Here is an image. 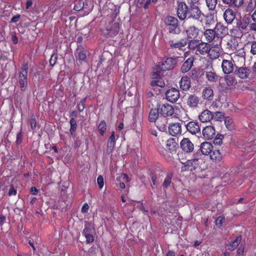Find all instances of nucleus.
<instances>
[{"label": "nucleus", "instance_id": "obj_39", "mask_svg": "<svg viewBox=\"0 0 256 256\" xmlns=\"http://www.w3.org/2000/svg\"><path fill=\"white\" fill-rule=\"evenodd\" d=\"M206 2L208 10L213 11L216 9L218 0H206Z\"/></svg>", "mask_w": 256, "mask_h": 256}, {"label": "nucleus", "instance_id": "obj_15", "mask_svg": "<svg viewBox=\"0 0 256 256\" xmlns=\"http://www.w3.org/2000/svg\"><path fill=\"white\" fill-rule=\"evenodd\" d=\"M223 17L227 24H232L236 18V12L232 9L228 8L224 11Z\"/></svg>", "mask_w": 256, "mask_h": 256}, {"label": "nucleus", "instance_id": "obj_13", "mask_svg": "<svg viewBox=\"0 0 256 256\" xmlns=\"http://www.w3.org/2000/svg\"><path fill=\"white\" fill-rule=\"evenodd\" d=\"M180 148L186 152H192L194 149V145L189 138H184L180 143Z\"/></svg>", "mask_w": 256, "mask_h": 256}, {"label": "nucleus", "instance_id": "obj_31", "mask_svg": "<svg viewBox=\"0 0 256 256\" xmlns=\"http://www.w3.org/2000/svg\"><path fill=\"white\" fill-rule=\"evenodd\" d=\"M77 54V60L79 61L82 62L86 60L87 55L88 54V52L84 48L80 47L78 48Z\"/></svg>", "mask_w": 256, "mask_h": 256}, {"label": "nucleus", "instance_id": "obj_12", "mask_svg": "<svg viewBox=\"0 0 256 256\" xmlns=\"http://www.w3.org/2000/svg\"><path fill=\"white\" fill-rule=\"evenodd\" d=\"M214 30L216 36H218L220 38V43L222 42V38L228 34L227 27L220 23L216 24Z\"/></svg>", "mask_w": 256, "mask_h": 256}, {"label": "nucleus", "instance_id": "obj_32", "mask_svg": "<svg viewBox=\"0 0 256 256\" xmlns=\"http://www.w3.org/2000/svg\"><path fill=\"white\" fill-rule=\"evenodd\" d=\"M236 28L238 29L240 32L238 34V37H242L243 35V32H242V30H244L246 28L247 26L242 22L241 18H236Z\"/></svg>", "mask_w": 256, "mask_h": 256}, {"label": "nucleus", "instance_id": "obj_36", "mask_svg": "<svg viewBox=\"0 0 256 256\" xmlns=\"http://www.w3.org/2000/svg\"><path fill=\"white\" fill-rule=\"evenodd\" d=\"M213 95V90L210 87L206 88L202 91V96L204 99L211 100Z\"/></svg>", "mask_w": 256, "mask_h": 256}, {"label": "nucleus", "instance_id": "obj_42", "mask_svg": "<svg viewBox=\"0 0 256 256\" xmlns=\"http://www.w3.org/2000/svg\"><path fill=\"white\" fill-rule=\"evenodd\" d=\"M172 174H169L166 177L162 184V187L164 189H166L170 186L172 182Z\"/></svg>", "mask_w": 256, "mask_h": 256}, {"label": "nucleus", "instance_id": "obj_17", "mask_svg": "<svg viewBox=\"0 0 256 256\" xmlns=\"http://www.w3.org/2000/svg\"><path fill=\"white\" fill-rule=\"evenodd\" d=\"M200 30L194 25L189 26L186 30V32L187 36L190 39H194L196 38L199 34Z\"/></svg>", "mask_w": 256, "mask_h": 256}, {"label": "nucleus", "instance_id": "obj_54", "mask_svg": "<svg viewBox=\"0 0 256 256\" xmlns=\"http://www.w3.org/2000/svg\"><path fill=\"white\" fill-rule=\"evenodd\" d=\"M166 146L170 150L172 148L175 146V143L174 139L168 140L166 141Z\"/></svg>", "mask_w": 256, "mask_h": 256}, {"label": "nucleus", "instance_id": "obj_44", "mask_svg": "<svg viewBox=\"0 0 256 256\" xmlns=\"http://www.w3.org/2000/svg\"><path fill=\"white\" fill-rule=\"evenodd\" d=\"M106 130V124L104 120L100 122L98 126V130L101 136H104Z\"/></svg>", "mask_w": 256, "mask_h": 256}, {"label": "nucleus", "instance_id": "obj_61", "mask_svg": "<svg viewBox=\"0 0 256 256\" xmlns=\"http://www.w3.org/2000/svg\"><path fill=\"white\" fill-rule=\"evenodd\" d=\"M22 136L20 132H18L16 135V142L18 144H19L22 142Z\"/></svg>", "mask_w": 256, "mask_h": 256}, {"label": "nucleus", "instance_id": "obj_53", "mask_svg": "<svg viewBox=\"0 0 256 256\" xmlns=\"http://www.w3.org/2000/svg\"><path fill=\"white\" fill-rule=\"evenodd\" d=\"M86 102V98L82 100L80 103L78 104L77 107L80 112H82L84 109V103Z\"/></svg>", "mask_w": 256, "mask_h": 256}, {"label": "nucleus", "instance_id": "obj_8", "mask_svg": "<svg viewBox=\"0 0 256 256\" xmlns=\"http://www.w3.org/2000/svg\"><path fill=\"white\" fill-rule=\"evenodd\" d=\"M158 110L162 116L166 118L172 116L174 113V108L168 104L160 105Z\"/></svg>", "mask_w": 256, "mask_h": 256}, {"label": "nucleus", "instance_id": "obj_4", "mask_svg": "<svg viewBox=\"0 0 256 256\" xmlns=\"http://www.w3.org/2000/svg\"><path fill=\"white\" fill-rule=\"evenodd\" d=\"M178 62V58H166L159 62L158 68L164 71L172 70L176 66Z\"/></svg>", "mask_w": 256, "mask_h": 256}, {"label": "nucleus", "instance_id": "obj_37", "mask_svg": "<svg viewBox=\"0 0 256 256\" xmlns=\"http://www.w3.org/2000/svg\"><path fill=\"white\" fill-rule=\"evenodd\" d=\"M212 152L210 158L212 160L220 162L222 159V154L219 150H214Z\"/></svg>", "mask_w": 256, "mask_h": 256}, {"label": "nucleus", "instance_id": "obj_48", "mask_svg": "<svg viewBox=\"0 0 256 256\" xmlns=\"http://www.w3.org/2000/svg\"><path fill=\"white\" fill-rule=\"evenodd\" d=\"M212 118L216 121H221L224 117V114L222 112H216L213 114Z\"/></svg>", "mask_w": 256, "mask_h": 256}, {"label": "nucleus", "instance_id": "obj_58", "mask_svg": "<svg viewBox=\"0 0 256 256\" xmlns=\"http://www.w3.org/2000/svg\"><path fill=\"white\" fill-rule=\"evenodd\" d=\"M244 252V247L240 246L237 250V253L238 256H242Z\"/></svg>", "mask_w": 256, "mask_h": 256}, {"label": "nucleus", "instance_id": "obj_40", "mask_svg": "<svg viewBox=\"0 0 256 256\" xmlns=\"http://www.w3.org/2000/svg\"><path fill=\"white\" fill-rule=\"evenodd\" d=\"M151 86H158L160 88H162L164 86L165 84L162 78H158L152 80L151 82Z\"/></svg>", "mask_w": 256, "mask_h": 256}, {"label": "nucleus", "instance_id": "obj_14", "mask_svg": "<svg viewBox=\"0 0 256 256\" xmlns=\"http://www.w3.org/2000/svg\"><path fill=\"white\" fill-rule=\"evenodd\" d=\"M168 132L172 136H176L182 133V126L180 122L170 124L168 126Z\"/></svg>", "mask_w": 256, "mask_h": 256}, {"label": "nucleus", "instance_id": "obj_20", "mask_svg": "<svg viewBox=\"0 0 256 256\" xmlns=\"http://www.w3.org/2000/svg\"><path fill=\"white\" fill-rule=\"evenodd\" d=\"M180 88L182 90H188L191 86L190 78L184 76L181 78L179 82Z\"/></svg>", "mask_w": 256, "mask_h": 256}, {"label": "nucleus", "instance_id": "obj_45", "mask_svg": "<svg viewBox=\"0 0 256 256\" xmlns=\"http://www.w3.org/2000/svg\"><path fill=\"white\" fill-rule=\"evenodd\" d=\"M162 70H161L160 69L158 68V64L156 65V68L154 69V71L152 73V78L153 79H157L158 78H160V72Z\"/></svg>", "mask_w": 256, "mask_h": 256}, {"label": "nucleus", "instance_id": "obj_57", "mask_svg": "<svg viewBox=\"0 0 256 256\" xmlns=\"http://www.w3.org/2000/svg\"><path fill=\"white\" fill-rule=\"evenodd\" d=\"M250 52L253 54H256V42L252 43Z\"/></svg>", "mask_w": 256, "mask_h": 256}, {"label": "nucleus", "instance_id": "obj_9", "mask_svg": "<svg viewBox=\"0 0 256 256\" xmlns=\"http://www.w3.org/2000/svg\"><path fill=\"white\" fill-rule=\"evenodd\" d=\"M235 64L232 59L223 60L222 63V68L223 72L225 74H230L233 72Z\"/></svg>", "mask_w": 256, "mask_h": 256}, {"label": "nucleus", "instance_id": "obj_18", "mask_svg": "<svg viewBox=\"0 0 256 256\" xmlns=\"http://www.w3.org/2000/svg\"><path fill=\"white\" fill-rule=\"evenodd\" d=\"M216 134V130L212 126H209L204 128L202 130V135L206 140H210L214 138Z\"/></svg>", "mask_w": 256, "mask_h": 256}, {"label": "nucleus", "instance_id": "obj_23", "mask_svg": "<svg viewBox=\"0 0 256 256\" xmlns=\"http://www.w3.org/2000/svg\"><path fill=\"white\" fill-rule=\"evenodd\" d=\"M200 150L203 155L208 156L212 153L213 146L209 142H204L201 144Z\"/></svg>", "mask_w": 256, "mask_h": 256}, {"label": "nucleus", "instance_id": "obj_19", "mask_svg": "<svg viewBox=\"0 0 256 256\" xmlns=\"http://www.w3.org/2000/svg\"><path fill=\"white\" fill-rule=\"evenodd\" d=\"M168 120L165 116H160L155 122L158 128L161 132H165L167 129Z\"/></svg>", "mask_w": 256, "mask_h": 256}, {"label": "nucleus", "instance_id": "obj_43", "mask_svg": "<svg viewBox=\"0 0 256 256\" xmlns=\"http://www.w3.org/2000/svg\"><path fill=\"white\" fill-rule=\"evenodd\" d=\"M70 132L72 136H75V132L77 127L76 120L74 118H72L70 120Z\"/></svg>", "mask_w": 256, "mask_h": 256}, {"label": "nucleus", "instance_id": "obj_16", "mask_svg": "<svg viewBox=\"0 0 256 256\" xmlns=\"http://www.w3.org/2000/svg\"><path fill=\"white\" fill-rule=\"evenodd\" d=\"M187 130L192 134H196L200 132V128L198 122L191 121L186 125Z\"/></svg>", "mask_w": 256, "mask_h": 256}, {"label": "nucleus", "instance_id": "obj_50", "mask_svg": "<svg viewBox=\"0 0 256 256\" xmlns=\"http://www.w3.org/2000/svg\"><path fill=\"white\" fill-rule=\"evenodd\" d=\"M231 6L236 8L240 7L244 4V0H232Z\"/></svg>", "mask_w": 256, "mask_h": 256}, {"label": "nucleus", "instance_id": "obj_47", "mask_svg": "<svg viewBox=\"0 0 256 256\" xmlns=\"http://www.w3.org/2000/svg\"><path fill=\"white\" fill-rule=\"evenodd\" d=\"M224 123L228 129L232 130L234 128L233 120L232 118H225Z\"/></svg>", "mask_w": 256, "mask_h": 256}, {"label": "nucleus", "instance_id": "obj_28", "mask_svg": "<svg viewBox=\"0 0 256 256\" xmlns=\"http://www.w3.org/2000/svg\"><path fill=\"white\" fill-rule=\"evenodd\" d=\"M200 99L195 94H190L188 96L187 100V104L192 108H196L198 103Z\"/></svg>", "mask_w": 256, "mask_h": 256}, {"label": "nucleus", "instance_id": "obj_27", "mask_svg": "<svg viewBox=\"0 0 256 256\" xmlns=\"http://www.w3.org/2000/svg\"><path fill=\"white\" fill-rule=\"evenodd\" d=\"M115 144L116 137L114 135V132L113 131L108 142L106 152L108 154H110L112 152L115 146Z\"/></svg>", "mask_w": 256, "mask_h": 256}, {"label": "nucleus", "instance_id": "obj_41", "mask_svg": "<svg viewBox=\"0 0 256 256\" xmlns=\"http://www.w3.org/2000/svg\"><path fill=\"white\" fill-rule=\"evenodd\" d=\"M198 44L199 42L198 40L194 39L191 40L188 42V48L190 50H196L198 48Z\"/></svg>", "mask_w": 256, "mask_h": 256}, {"label": "nucleus", "instance_id": "obj_22", "mask_svg": "<svg viewBox=\"0 0 256 256\" xmlns=\"http://www.w3.org/2000/svg\"><path fill=\"white\" fill-rule=\"evenodd\" d=\"M250 70L246 67H240L235 71V74L241 78H246L248 77L250 74Z\"/></svg>", "mask_w": 256, "mask_h": 256}, {"label": "nucleus", "instance_id": "obj_55", "mask_svg": "<svg viewBox=\"0 0 256 256\" xmlns=\"http://www.w3.org/2000/svg\"><path fill=\"white\" fill-rule=\"evenodd\" d=\"M97 182L100 188H102L104 186V178L102 176H99L97 178Z\"/></svg>", "mask_w": 256, "mask_h": 256}, {"label": "nucleus", "instance_id": "obj_46", "mask_svg": "<svg viewBox=\"0 0 256 256\" xmlns=\"http://www.w3.org/2000/svg\"><path fill=\"white\" fill-rule=\"evenodd\" d=\"M256 7V0H250L246 7L247 12L252 11Z\"/></svg>", "mask_w": 256, "mask_h": 256}, {"label": "nucleus", "instance_id": "obj_34", "mask_svg": "<svg viewBox=\"0 0 256 256\" xmlns=\"http://www.w3.org/2000/svg\"><path fill=\"white\" fill-rule=\"evenodd\" d=\"M159 110L158 108L152 110L149 114L148 119L150 122H156L159 116Z\"/></svg>", "mask_w": 256, "mask_h": 256}, {"label": "nucleus", "instance_id": "obj_26", "mask_svg": "<svg viewBox=\"0 0 256 256\" xmlns=\"http://www.w3.org/2000/svg\"><path fill=\"white\" fill-rule=\"evenodd\" d=\"M188 44V40L186 39L182 38L178 41H172L170 44V47L172 48L182 50Z\"/></svg>", "mask_w": 256, "mask_h": 256}, {"label": "nucleus", "instance_id": "obj_11", "mask_svg": "<svg viewBox=\"0 0 256 256\" xmlns=\"http://www.w3.org/2000/svg\"><path fill=\"white\" fill-rule=\"evenodd\" d=\"M85 0H77L74 6V10L76 11L82 10L84 13L83 15H86L90 11V8H87L88 4L85 2Z\"/></svg>", "mask_w": 256, "mask_h": 256}, {"label": "nucleus", "instance_id": "obj_24", "mask_svg": "<svg viewBox=\"0 0 256 256\" xmlns=\"http://www.w3.org/2000/svg\"><path fill=\"white\" fill-rule=\"evenodd\" d=\"M214 117L212 113L208 110H204L199 116V120L202 122H210Z\"/></svg>", "mask_w": 256, "mask_h": 256}, {"label": "nucleus", "instance_id": "obj_7", "mask_svg": "<svg viewBox=\"0 0 256 256\" xmlns=\"http://www.w3.org/2000/svg\"><path fill=\"white\" fill-rule=\"evenodd\" d=\"M193 158L188 160L185 163V166L187 167V169L190 171L194 170L198 166L201 154L196 152Z\"/></svg>", "mask_w": 256, "mask_h": 256}, {"label": "nucleus", "instance_id": "obj_52", "mask_svg": "<svg viewBox=\"0 0 256 256\" xmlns=\"http://www.w3.org/2000/svg\"><path fill=\"white\" fill-rule=\"evenodd\" d=\"M58 59L57 55L56 54H53L50 58V66H53L56 62V60Z\"/></svg>", "mask_w": 256, "mask_h": 256}, {"label": "nucleus", "instance_id": "obj_60", "mask_svg": "<svg viewBox=\"0 0 256 256\" xmlns=\"http://www.w3.org/2000/svg\"><path fill=\"white\" fill-rule=\"evenodd\" d=\"M89 208V206L88 204L86 203L84 204L82 208V212L83 213H86L88 212Z\"/></svg>", "mask_w": 256, "mask_h": 256}, {"label": "nucleus", "instance_id": "obj_38", "mask_svg": "<svg viewBox=\"0 0 256 256\" xmlns=\"http://www.w3.org/2000/svg\"><path fill=\"white\" fill-rule=\"evenodd\" d=\"M82 234L85 236L87 243H92L94 242V236L89 233V230L88 228H84L82 231Z\"/></svg>", "mask_w": 256, "mask_h": 256}, {"label": "nucleus", "instance_id": "obj_25", "mask_svg": "<svg viewBox=\"0 0 256 256\" xmlns=\"http://www.w3.org/2000/svg\"><path fill=\"white\" fill-rule=\"evenodd\" d=\"M238 42L236 38H232L229 39L226 44V48L232 52H236L238 50Z\"/></svg>", "mask_w": 256, "mask_h": 256}, {"label": "nucleus", "instance_id": "obj_30", "mask_svg": "<svg viewBox=\"0 0 256 256\" xmlns=\"http://www.w3.org/2000/svg\"><path fill=\"white\" fill-rule=\"evenodd\" d=\"M194 58H189L186 60L183 64L181 68V71L183 73L188 72L193 66Z\"/></svg>", "mask_w": 256, "mask_h": 256}, {"label": "nucleus", "instance_id": "obj_6", "mask_svg": "<svg viewBox=\"0 0 256 256\" xmlns=\"http://www.w3.org/2000/svg\"><path fill=\"white\" fill-rule=\"evenodd\" d=\"M204 36L208 42H214V44L216 46L220 44V38L218 36H216L214 30H206L204 33Z\"/></svg>", "mask_w": 256, "mask_h": 256}, {"label": "nucleus", "instance_id": "obj_10", "mask_svg": "<svg viewBox=\"0 0 256 256\" xmlns=\"http://www.w3.org/2000/svg\"><path fill=\"white\" fill-rule=\"evenodd\" d=\"M180 96L179 90L175 88H172L168 90L166 92V98L172 102H176Z\"/></svg>", "mask_w": 256, "mask_h": 256}, {"label": "nucleus", "instance_id": "obj_59", "mask_svg": "<svg viewBox=\"0 0 256 256\" xmlns=\"http://www.w3.org/2000/svg\"><path fill=\"white\" fill-rule=\"evenodd\" d=\"M30 124L31 128L34 130L36 127V120L35 118H31L30 120Z\"/></svg>", "mask_w": 256, "mask_h": 256}, {"label": "nucleus", "instance_id": "obj_51", "mask_svg": "<svg viewBox=\"0 0 256 256\" xmlns=\"http://www.w3.org/2000/svg\"><path fill=\"white\" fill-rule=\"evenodd\" d=\"M242 22L244 23L245 25L248 27V26L250 25V15L246 14L245 15L242 19Z\"/></svg>", "mask_w": 256, "mask_h": 256}, {"label": "nucleus", "instance_id": "obj_49", "mask_svg": "<svg viewBox=\"0 0 256 256\" xmlns=\"http://www.w3.org/2000/svg\"><path fill=\"white\" fill-rule=\"evenodd\" d=\"M224 138V136L222 134H217L214 140V144L216 145H220L222 144V140Z\"/></svg>", "mask_w": 256, "mask_h": 256}, {"label": "nucleus", "instance_id": "obj_64", "mask_svg": "<svg viewBox=\"0 0 256 256\" xmlns=\"http://www.w3.org/2000/svg\"><path fill=\"white\" fill-rule=\"evenodd\" d=\"M249 28L250 30L256 32V22L250 24L249 25Z\"/></svg>", "mask_w": 256, "mask_h": 256}, {"label": "nucleus", "instance_id": "obj_35", "mask_svg": "<svg viewBox=\"0 0 256 256\" xmlns=\"http://www.w3.org/2000/svg\"><path fill=\"white\" fill-rule=\"evenodd\" d=\"M242 240V236H238L234 240L230 242L228 246V250H234Z\"/></svg>", "mask_w": 256, "mask_h": 256}, {"label": "nucleus", "instance_id": "obj_56", "mask_svg": "<svg viewBox=\"0 0 256 256\" xmlns=\"http://www.w3.org/2000/svg\"><path fill=\"white\" fill-rule=\"evenodd\" d=\"M224 218L222 216H219L217 218V219L216 220V224L218 227H220L223 223L224 222Z\"/></svg>", "mask_w": 256, "mask_h": 256}, {"label": "nucleus", "instance_id": "obj_63", "mask_svg": "<svg viewBox=\"0 0 256 256\" xmlns=\"http://www.w3.org/2000/svg\"><path fill=\"white\" fill-rule=\"evenodd\" d=\"M20 19V16L16 15V16H14L12 18L11 22H18V21H19Z\"/></svg>", "mask_w": 256, "mask_h": 256}, {"label": "nucleus", "instance_id": "obj_5", "mask_svg": "<svg viewBox=\"0 0 256 256\" xmlns=\"http://www.w3.org/2000/svg\"><path fill=\"white\" fill-rule=\"evenodd\" d=\"M120 30V24L118 22L112 21L106 26L105 29L103 30V33L107 36L112 37L118 33Z\"/></svg>", "mask_w": 256, "mask_h": 256}, {"label": "nucleus", "instance_id": "obj_33", "mask_svg": "<svg viewBox=\"0 0 256 256\" xmlns=\"http://www.w3.org/2000/svg\"><path fill=\"white\" fill-rule=\"evenodd\" d=\"M206 79L210 82H216L219 80V76L214 72H206Z\"/></svg>", "mask_w": 256, "mask_h": 256}, {"label": "nucleus", "instance_id": "obj_3", "mask_svg": "<svg viewBox=\"0 0 256 256\" xmlns=\"http://www.w3.org/2000/svg\"><path fill=\"white\" fill-rule=\"evenodd\" d=\"M164 23L170 33L172 34L180 33V28L178 24V21L176 18L168 16L165 18Z\"/></svg>", "mask_w": 256, "mask_h": 256}, {"label": "nucleus", "instance_id": "obj_1", "mask_svg": "<svg viewBox=\"0 0 256 256\" xmlns=\"http://www.w3.org/2000/svg\"><path fill=\"white\" fill-rule=\"evenodd\" d=\"M177 16L180 20L192 19L198 22H202L204 14L198 6H190L188 7L186 3L180 2L177 8Z\"/></svg>", "mask_w": 256, "mask_h": 256}, {"label": "nucleus", "instance_id": "obj_21", "mask_svg": "<svg viewBox=\"0 0 256 256\" xmlns=\"http://www.w3.org/2000/svg\"><path fill=\"white\" fill-rule=\"evenodd\" d=\"M208 51L207 54L211 60L218 58L220 54V50L218 46H210V50Z\"/></svg>", "mask_w": 256, "mask_h": 256}, {"label": "nucleus", "instance_id": "obj_29", "mask_svg": "<svg viewBox=\"0 0 256 256\" xmlns=\"http://www.w3.org/2000/svg\"><path fill=\"white\" fill-rule=\"evenodd\" d=\"M210 45L207 43L202 42L198 44L196 52L202 55L208 54V50H210Z\"/></svg>", "mask_w": 256, "mask_h": 256}, {"label": "nucleus", "instance_id": "obj_62", "mask_svg": "<svg viewBox=\"0 0 256 256\" xmlns=\"http://www.w3.org/2000/svg\"><path fill=\"white\" fill-rule=\"evenodd\" d=\"M16 194V190H14V188L12 186H11L9 192H8V194L10 196H14Z\"/></svg>", "mask_w": 256, "mask_h": 256}, {"label": "nucleus", "instance_id": "obj_2", "mask_svg": "<svg viewBox=\"0 0 256 256\" xmlns=\"http://www.w3.org/2000/svg\"><path fill=\"white\" fill-rule=\"evenodd\" d=\"M28 62L22 64L18 72V84L22 91H25L28 84Z\"/></svg>", "mask_w": 256, "mask_h": 256}]
</instances>
